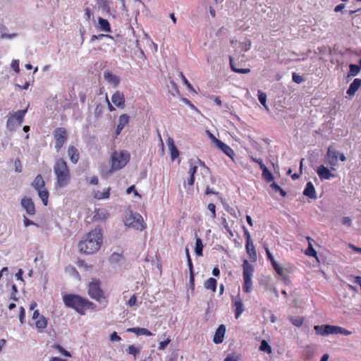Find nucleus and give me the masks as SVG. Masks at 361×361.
Returning a JSON list of instances; mask_svg holds the SVG:
<instances>
[{
    "label": "nucleus",
    "mask_w": 361,
    "mask_h": 361,
    "mask_svg": "<svg viewBox=\"0 0 361 361\" xmlns=\"http://www.w3.org/2000/svg\"><path fill=\"white\" fill-rule=\"evenodd\" d=\"M104 242L103 230L95 227L85 233L78 243L80 252L85 255H94L102 247Z\"/></svg>",
    "instance_id": "obj_1"
},
{
    "label": "nucleus",
    "mask_w": 361,
    "mask_h": 361,
    "mask_svg": "<svg viewBox=\"0 0 361 361\" xmlns=\"http://www.w3.org/2000/svg\"><path fill=\"white\" fill-rule=\"evenodd\" d=\"M131 155L130 152L125 149H115L112 151L109 156L110 167L102 168L100 173L103 176H109L111 173L124 169L130 160Z\"/></svg>",
    "instance_id": "obj_2"
},
{
    "label": "nucleus",
    "mask_w": 361,
    "mask_h": 361,
    "mask_svg": "<svg viewBox=\"0 0 361 361\" xmlns=\"http://www.w3.org/2000/svg\"><path fill=\"white\" fill-rule=\"evenodd\" d=\"M54 172L56 176V186L57 188H64L69 184L71 178V172L67 163L63 159L56 160Z\"/></svg>",
    "instance_id": "obj_3"
},
{
    "label": "nucleus",
    "mask_w": 361,
    "mask_h": 361,
    "mask_svg": "<svg viewBox=\"0 0 361 361\" xmlns=\"http://www.w3.org/2000/svg\"><path fill=\"white\" fill-rule=\"evenodd\" d=\"M124 225L128 228H132L137 231H143L146 228V224L143 217L137 212L130 211L123 217Z\"/></svg>",
    "instance_id": "obj_4"
},
{
    "label": "nucleus",
    "mask_w": 361,
    "mask_h": 361,
    "mask_svg": "<svg viewBox=\"0 0 361 361\" xmlns=\"http://www.w3.org/2000/svg\"><path fill=\"white\" fill-rule=\"evenodd\" d=\"M66 307L75 310L80 314L84 315L85 298L75 294H66L63 297Z\"/></svg>",
    "instance_id": "obj_5"
},
{
    "label": "nucleus",
    "mask_w": 361,
    "mask_h": 361,
    "mask_svg": "<svg viewBox=\"0 0 361 361\" xmlns=\"http://www.w3.org/2000/svg\"><path fill=\"white\" fill-rule=\"evenodd\" d=\"M347 159L345 155L338 152L336 149V148L330 145L327 148L326 154V163L331 166V170L336 171L338 166V161L341 160L344 162Z\"/></svg>",
    "instance_id": "obj_6"
},
{
    "label": "nucleus",
    "mask_w": 361,
    "mask_h": 361,
    "mask_svg": "<svg viewBox=\"0 0 361 361\" xmlns=\"http://www.w3.org/2000/svg\"><path fill=\"white\" fill-rule=\"evenodd\" d=\"M26 112L27 109H24L11 114L6 122L7 130L11 133L16 130L23 123Z\"/></svg>",
    "instance_id": "obj_7"
},
{
    "label": "nucleus",
    "mask_w": 361,
    "mask_h": 361,
    "mask_svg": "<svg viewBox=\"0 0 361 361\" xmlns=\"http://www.w3.org/2000/svg\"><path fill=\"white\" fill-rule=\"evenodd\" d=\"M243 289L246 293H250L252 290V277L254 273L253 266L247 260H244L243 264Z\"/></svg>",
    "instance_id": "obj_8"
},
{
    "label": "nucleus",
    "mask_w": 361,
    "mask_h": 361,
    "mask_svg": "<svg viewBox=\"0 0 361 361\" xmlns=\"http://www.w3.org/2000/svg\"><path fill=\"white\" fill-rule=\"evenodd\" d=\"M88 295L100 303H106L107 300L98 281H92L88 284Z\"/></svg>",
    "instance_id": "obj_9"
},
{
    "label": "nucleus",
    "mask_w": 361,
    "mask_h": 361,
    "mask_svg": "<svg viewBox=\"0 0 361 361\" xmlns=\"http://www.w3.org/2000/svg\"><path fill=\"white\" fill-rule=\"evenodd\" d=\"M32 185L37 191L38 195L44 206L48 204L49 193L45 188L44 180L41 175H37L33 180Z\"/></svg>",
    "instance_id": "obj_10"
},
{
    "label": "nucleus",
    "mask_w": 361,
    "mask_h": 361,
    "mask_svg": "<svg viewBox=\"0 0 361 361\" xmlns=\"http://www.w3.org/2000/svg\"><path fill=\"white\" fill-rule=\"evenodd\" d=\"M54 138L55 141V149L56 152H59L68 139L66 130L64 128H56L54 131Z\"/></svg>",
    "instance_id": "obj_11"
},
{
    "label": "nucleus",
    "mask_w": 361,
    "mask_h": 361,
    "mask_svg": "<svg viewBox=\"0 0 361 361\" xmlns=\"http://www.w3.org/2000/svg\"><path fill=\"white\" fill-rule=\"evenodd\" d=\"M315 171L321 180H330L336 177V174L333 172L331 166L328 168L323 164L318 166Z\"/></svg>",
    "instance_id": "obj_12"
},
{
    "label": "nucleus",
    "mask_w": 361,
    "mask_h": 361,
    "mask_svg": "<svg viewBox=\"0 0 361 361\" xmlns=\"http://www.w3.org/2000/svg\"><path fill=\"white\" fill-rule=\"evenodd\" d=\"M32 319L35 321V325L37 331L42 333L47 326V319L41 315L38 310H35Z\"/></svg>",
    "instance_id": "obj_13"
},
{
    "label": "nucleus",
    "mask_w": 361,
    "mask_h": 361,
    "mask_svg": "<svg viewBox=\"0 0 361 361\" xmlns=\"http://www.w3.org/2000/svg\"><path fill=\"white\" fill-rule=\"evenodd\" d=\"M111 188L107 187L102 189L93 188L91 190V196L95 200H106L110 197Z\"/></svg>",
    "instance_id": "obj_14"
},
{
    "label": "nucleus",
    "mask_w": 361,
    "mask_h": 361,
    "mask_svg": "<svg viewBox=\"0 0 361 361\" xmlns=\"http://www.w3.org/2000/svg\"><path fill=\"white\" fill-rule=\"evenodd\" d=\"M232 304L235 312V317L238 319L244 311V305L240 295L232 298Z\"/></svg>",
    "instance_id": "obj_15"
},
{
    "label": "nucleus",
    "mask_w": 361,
    "mask_h": 361,
    "mask_svg": "<svg viewBox=\"0 0 361 361\" xmlns=\"http://www.w3.org/2000/svg\"><path fill=\"white\" fill-rule=\"evenodd\" d=\"M125 102L124 94L119 90H116L111 96V102L118 109L125 108Z\"/></svg>",
    "instance_id": "obj_16"
},
{
    "label": "nucleus",
    "mask_w": 361,
    "mask_h": 361,
    "mask_svg": "<svg viewBox=\"0 0 361 361\" xmlns=\"http://www.w3.org/2000/svg\"><path fill=\"white\" fill-rule=\"evenodd\" d=\"M20 204L28 215L33 216L35 214V207L31 198L27 197H23L21 200Z\"/></svg>",
    "instance_id": "obj_17"
},
{
    "label": "nucleus",
    "mask_w": 361,
    "mask_h": 361,
    "mask_svg": "<svg viewBox=\"0 0 361 361\" xmlns=\"http://www.w3.org/2000/svg\"><path fill=\"white\" fill-rule=\"evenodd\" d=\"M166 144L169 150L171 159L172 161L178 158L180 152L175 145L174 140L172 137H169L166 140Z\"/></svg>",
    "instance_id": "obj_18"
},
{
    "label": "nucleus",
    "mask_w": 361,
    "mask_h": 361,
    "mask_svg": "<svg viewBox=\"0 0 361 361\" xmlns=\"http://www.w3.org/2000/svg\"><path fill=\"white\" fill-rule=\"evenodd\" d=\"M96 27L101 32L109 33L111 32V27L109 22L102 17H98L95 24Z\"/></svg>",
    "instance_id": "obj_19"
},
{
    "label": "nucleus",
    "mask_w": 361,
    "mask_h": 361,
    "mask_svg": "<svg viewBox=\"0 0 361 361\" xmlns=\"http://www.w3.org/2000/svg\"><path fill=\"white\" fill-rule=\"evenodd\" d=\"M130 121V117L126 114H123L119 116L118 119V124L116 129V135H118L121 133L124 127L128 125Z\"/></svg>",
    "instance_id": "obj_20"
},
{
    "label": "nucleus",
    "mask_w": 361,
    "mask_h": 361,
    "mask_svg": "<svg viewBox=\"0 0 361 361\" xmlns=\"http://www.w3.org/2000/svg\"><path fill=\"white\" fill-rule=\"evenodd\" d=\"M226 334V326L224 324L219 326L213 338L215 344H220L223 342Z\"/></svg>",
    "instance_id": "obj_21"
},
{
    "label": "nucleus",
    "mask_w": 361,
    "mask_h": 361,
    "mask_svg": "<svg viewBox=\"0 0 361 361\" xmlns=\"http://www.w3.org/2000/svg\"><path fill=\"white\" fill-rule=\"evenodd\" d=\"M216 147L219 149H220L222 152H224L225 154H226L228 157H230L233 161H234L235 152L232 149V148L230 147L228 145H226V143L220 141L216 145Z\"/></svg>",
    "instance_id": "obj_22"
},
{
    "label": "nucleus",
    "mask_w": 361,
    "mask_h": 361,
    "mask_svg": "<svg viewBox=\"0 0 361 361\" xmlns=\"http://www.w3.org/2000/svg\"><path fill=\"white\" fill-rule=\"evenodd\" d=\"M197 164L204 166V164L200 160H197L195 164H191L189 169V173L190 177L188 180V185L190 186H192L195 182V173H196L197 169Z\"/></svg>",
    "instance_id": "obj_23"
},
{
    "label": "nucleus",
    "mask_w": 361,
    "mask_h": 361,
    "mask_svg": "<svg viewBox=\"0 0 361 361\" xmlns=\"http://www.w3.org/2000/svg\"><path fill=\"white\" fill-rule=\"evenodd\" d=\"M105 80L113 85L114 87H117L120 83V78L111 72H105L104 74Z\"/></svg>",
    "instance_id": "obj_24"
},
{
    "label": "nucleus",
    "mask_w": 361,
    "mask_h": 361,
    "mask_svg": "<svg viewBox=\"0 0 361 361\" xmlns=\"http://www.w3.org/2000/svg\"><path fill=\"white\" fill-rule=\"evenodd\" d=\"M109 216V214L105 209L98 208L95 209L94 212L93 219L99 221H105Z\"/></svg>",
    "instance_id": "obj_25"
},
{
    "label": "nucleus",
    "mask_w": 361,
    "mask_h": 361,
    "mask_svg": "<svg viewBox=\"0 0 361 361\" xmlns=\"http://www.w3.org/2000/svg\"><path fill=\"white\" fill-rule=\"evenodd\" d=\"M314 329L317 335L321 336H327L330 335V325L329 324H324V325H317L314 326Z\"/></svg>",
    "instance_id": "obj_26"
},
{
    "label": "nucleus",
    "mask_w": 361,
    "mask_h": 361,
    "mask_svg": "<svg viewBox=\"0 0 361 361\" xmlns=\"http://www.w3.org/2000/svg\"><path fill=\"white\" fill-rule=\"evenodd\" d=\"M303 195L310 199L317 198L316 190L312 182H308L306 184L305 188L303 191Z\"/></svg>",
    "instance_id": "obj_27"
},
{
    "label": "nucleus",
    "mask_w": 361,
    "mask_h": 361,
    "mask_svg": "<svg viewBox=\"0 0 361 361\" xmlns=\"http://www.w3.org/2000/svg\"><path fill=\"white\" fill-rule=\"evenodd\" d=\"M331 334H341L344 336H350L352 334V332L339 326L330 325V335Z\"/></svg>",
    "instance_id": "obj_28"
},
{
    "label": "nucleus",
    "mask_w": 361,
    "mask_h": 361,
    "mask_svg": "<svg viewBox=\"0 0 361 361\" xmlns=\"http://www.w3.org/2000/svg\"><path fill=\"white\" fill-rule=\"evenodd\" d=\"M361 87V79L355 78L353 82L350 85L346 93L350 97L355 95L357 90Z\"/></svg>",
    "instance_id": "obj_29"
},
{
    "label": "nucleus",
    "mask_w": 361,
    "mask_h": 361,
    "mask_svg": "<svg viewBox=\"0 0 361 361\" xmlns=\"http://www.w3.org/2000/svg\"><path fill=\"white\" fill-rule=\"evenodd\" d=\"M127 331L134 333L137 336H152V333L145 328H140V327L129 328L127 329Z\"/></svg>",
    "instance_id": "obj_30"
},
{
    "label": "nucleus",
    "mask_w": 361,
    "mask_h": 361,
    "mask_svg": "<svg viewBox=\"0 0 361 361\" xmlns=\"http://www.w3.org/2000/svg\"><path fill=\"white\" fill-rule=\"evenodd\" d=\"M68 155L70 160L73 164H76L79 159V152L76 147L74 146H69L68 148Z\"/></svg>",
    "instance_id": "obj_31"
},
{
    "label": "nucleus",
    "mask_w": 361,
    "mask_h": 361,
    "mask_svg": "<svg viewBox=\"0 0 361 361\" xmlns=\"http://www.w3.org/2000/svg\"><path fill=\"white\" fill-rule=\"evenodd\" d=\"M245 248L247 253L250 256V259H252L253 261H256L257 253L252 240L246 242Z\"/></svg>",
    "instance_id": "obj_32"
},
{
    "label": "nucleus",
    "mask_w": 361,
    "mask_h": 361,
    "mask_svg": "<svg viewBox=\"0 0 361 361\" xmlns=\"http://www.w3.org/2000/svg\"><path fill=\"white\" fill-rule=\"evenodd\" d=\"M142 347L140 345H130L126 349L128 354L133 355L135 358L137 357L140 353Z\"/></svg>",
    "instance_id": "obj_33"
},
{
    "label": "nucleus",
    "mask_w": 361,
    "mask_h": 361,
    "mask_svg": "<svg viewBox=\"0 0 361 361\" xmlns=\"http://www.w3.org/2000/svg\"><path fill=\"white\" fill-rule=\"evenodd\" d=\"M216 283L217 282L215 279L209 278L205 281L204 286L206 289L215 292L216 290Z\"/></svg>",
    "instance_id": "obj_34"
},
{
    "label": "nucleus",
    "mask_w": 361,
    "mask_h": 361,
    "mask_svg": "<svg viewBox=\"0 0 361 361\" xmlns=\"http://www.w3.org/2000/svg\"><path fill=\"white\" fill-rule=\"evenodd\" d=\"M203 244L202 241L200 238H197L195 240V252L197 256L201 257L202 256L203 252Z\"/></svg>",
    "instance_id": "obj_35"
},
{
    "label": "nucleus",
    "mask_w": 361,
    "mask_h": 361,
    "mask_svg": "<svg viewBox=\"0 0 361 361\" xmlns=\"http://www.w3.org/2000/svg\"><path fill=\"white\" fill-rule=\"evenodd\" d=\"M262 177L267 182H271L274 180L272 173L269 171L266 166H262Z\"/></svg>",
    "instance_id": "obj_36"
},
{
    "label": "nucleus",
    "mask_w": 361,
    "mask_h": 361,
    "mask_svg": "<svg viewBox=\"0 0 361 361\" xmlns=\"http://www.w3.org/2000/svg\"><path fill=\"white\" fill-rule=\"evenodd\" d=\"M257 93H258V99H259V102L263 105V106L264 107V109L267 111H269V109L268 106L267 105V94H266V93L263 92L261 90H258Z\"/></svg>",
    "instance_id": "obj_37"
},
{
    "label": "nucleus",
    "mask_w": 361,
    "mask_h": 361,
    "mask_svg": "<svg viewBox=\"0 0 361 361\" xmlns=\"http://www.w3.org/2000/svg\"><path fill=\"white\" fill-rule=\"evenodd\" d=\"M179 76L181 78L183 84L187 87L188 90L190 91L191 92H193L195 94H197V92L193 88V87L191 85V84L189 82L188 79L185 78V76L183 75L182 72L179 73Z\"/></svg>",
    "instance_id": "obj_38"
},
{
    "label": "nucleus",
    "mask_w": 361,
    "mask_h": 361,
    "mask_svg": "<svg viewBox=\"0 0 361 361\" xmlns=\"http://www.w3.org/2000/svg\"><path fill=\"white\" fill-rule=\"evenodd\" d=\"M259 350L268 354H271L272 353L271 347L265 340L262 341Z\"/></svg>",
    "instance_id": "obj_39"
},
{
    "label": "nucleus",
    "mask_w": 361,
    "mask_h": 361,
    "mask_svg": "<svg viewBox=\"0 0 361 361\" xmlns=\"http://www.w3.org/2000/svg\"><path fill=\"white\" fill-rule=\"evenodd\" d=\"M290 321L293 324V325L300 327L302 325L304 322V318L302 317H290Z\"/></svg>",
    "instance_id": "obj_40"
},
{
    "label": "nucleus",
    "mask_w": 361,
    "mask_h": 361,
    "mask_svg": "<svg viewBox=\"0 0 361 361\" xmlns=\"http://www.w3.org/2000/svg\"><path fill=\"white\" fill-rule=\"evenodd\" d=\"M52 348L56 349L59 353L66 357H71V355L69 352L65 350L62 346L58 344L52 345Z\"/></svg>",
    "instance_id": "obj_41"
},
{
    "label": "nucleus",
    "mask_w": 361,
    "mask_h": 361,
    "mask_svg": "<svg viewBox=\"0 0 361 361\" xmlns=\"http://www.w3.org/2000/svg\"><path fill=\"white\" fill-rule=\"evenodd\" d=\"M123 260V257L119 253L114 252L110 256V261L112 263L121 262Z\"/></svg>",
    "instance_id": "obj_42"
},
{
    "label": "nucleus",
    "mask_w": 361,
    "mask_h": 361,
    "mask_svg": "<svg viewBox=\"0 0 361 361\" xmlns=\"http://www.w3.org/2000/svg\"><path fill=\"white\" fill-rule=\"evenodd\" d=\"M349 68H350L349 73H348L349 76L357 75L360 70V67L357 65H355V64H350L349 66Z\"/></svg>",
    "instance_id": "obj_43"
},
{
    "label": "nucleus",
    "mask_w": 361,
    "mask_h": 361,
    "mask_svg": "<svg viewBox=\"0 0 361 361\" xmlns=\"http://www.w3.org/2000/svg\"><path fill=\"white\" fill-rule=\"evenodd\" d=\"M272 267L274 269L275 271L277 273V274L282 277L284 276V270L281 265H280L276 262L272 264Z\"/></svg>",
    "instance_id": "obj_44"
},
{
    "label": "nucleus",
    "mask_w": 361,
    "mask_h": 361,
    "mask_svg": "<svg viewBox=\"0 0 361 361\" xmlns=\"http://www.w3.org/2000/svg\"><path fill=\"white\" fill-rule=\"evenodd\" d=\"M305 255H307V256H311V257H315L317 259H318L317 258V252L316 250L313 248V245H310V246H308L307 249L306 250V251L305 252Z\"/></svg>",
    "instance_id": "obj_45"
},
{
    "label": "nucleus",
    "mask_w": 361,
    "mask_h": 361,
    "mask_svg": "<svg viewBox=\"0 0 361 361\" xmlns=\"http://www.w3.org/2000/svg\"><path fill=\"white\" fill-rule=\"evenodd\" d=\"M270 186L275 192H279L282 197L286 195V192L276 183H273Z\"/></svg>",
    "instance_id": "obj_46"
},
{
    "label": "nucleus",
    "mask_w": 361,
    "mask_h": 361,
    "mask_svg": "<svg viewBox=\"0 0 361 361\" xmlns=\"http://www.w3.org/2000/svg\"><path fill=\"white\" fill-rule=\"evenodd\" d=\"M97 4L103 9L106 11H109V4L108 0H96Z\"/></svg>",
    "instance_id": "obj_47"
},
{
    "label": "nucleus",
    "mask_w": 361,
    "mask_h": 361,
    "mask_svg": "<svg viewBox=\"0 0 361 361\" xmlns=\"http://www.w3.org/2000/svg\"><path fill=\"white\" fill-rule=\"evenodd\" d=\"M230 61H231V68L234 72L238 73H242V74H246V73H248L250 72V68H235L232 63L231 59H230Z\"/></svg>",
    "instance_id": "obj_48"
},
{
    "label": "nucleus",
    "mask_w": 361,
    "mask_h": 361,
    "mask_svg": "<svg viewBox=\"0 0 361 361\" xmlns=\"http://www.w3.org/2000/svg\"><path fill=\"white\" fill-rule=\"evenodd\" d=\"M207 209L211 213V218L212 219H216V206L213 203H209L208 205H207Z\"/></svg>",
    "instance_id": "obj_49"
},
{
    "label": "nucleus",
    "mask_w": 361,
    "mask_h": 361,
    "mask_svg": "<svg viewBox=\"0 0 361 361\" xmlns=\"http://www.w3.org/2000/svg\"><path fill=\"white\" fill-rule=\"evenodd\" d=\"M66 271L70 275L74 276L76 278L79 277V274L77 271V270L75 269V267L72 266H68L66 268Z\"/></svg>",
    "instance_id": "obj_50"
},
{
    "label": "nucleus",
    "mask_w": 361,
    "mask_h": 361,
    "mask_svg": "<svg viewBox=\"0 0 361 361\" xmlns=\"http://www.w3.org/2000/svg\"><path fill=\"white\" fill-rule=\"evenodd\" d=\"M137 299L135 295H133L127 301L126 305L130 307H134L137 305Z\"/></svg>",
    "instance_id": "obj_51"
},
{
    "label": "nucleus",
    "mask_w": 361,
    "mask_h": 361,
    "mask_svg": "<svg viewBox=\"0 0 361 361\" xmlns=\"http://www.w3.org/2000/svg\"><path fill=\"white\" fill-rule=\"evenodd\" d=\"M133 193L134 196L137 197L138 199H140L141 198V195L138 193V192L135 190V186L134 185H131L130 186L127 190H126V193L127 194H130V193Z\"/></svg>",
    "instance_id": "obj_52"
},
{
    "label": "nucleus",
    "mask_w": 361,
    "mask_h": 361,
    "mask_svg": "<svg viewBox=\"0 0 361 361\" xmlns=\"http://www.w3.org/2000/svg\"><path fill=\"white\" fill-rule=\"evenodd\" d=\"M95 307V305L93 302L89 301L88 300L85 298V302H84V314H85L87 309H92L94 310Z\"/></svg>",
    "instance_id": "obj_53"
},
{
    "label": "nucleus",
    "mask_w": 361,
    "mask_h": 361,
    "mask_svg": "<svg viewBox=\"0 0 361 361\" xmlns=\"http://www.w3.org/2000/svg\"><path fill=\"white\" fill-rule=\"evenodd\" d=\"M171 339L169 338L159 343V350H164L166 346L170 343Z\"/></svg>",
    "instance_id": "obj_54"
},
{
    "label": "nucleus",
    "mask_w": 361,
    "mask_h": 361,
    "mask_svg": "<svg viewBox=\"0 0 361 361\" xmlns=\"http://www.w3.org/2000/svg\"><path fill=\"white\" fill-rule=\"evenodd\" d=\"M108 37V38H110V39H112V37L109 35H104V34H100V35H93L91 36V38H90V41L92 42H94L95 40L97 39H102V37Z\"/></svg>",
    "instance_id": "obj_55"
},
{
    "label": "nucleus",
    "mask_w": 361,
    "mask_h": 361,
    "mask_svg": "<svg viewBox=\"0 0 361 361\" xmlns=\"http://www.w3.org/2000/svg\"><path fill=\"white\" fill-rule=\"evenodd\" d=\"M92 12L91 9L88 7L85 8L84 10V17L86 20L89 21L92 17Z\"/></svg>",
    "instance_id": "obj_56"
},
{
    "label": "nucleus",
    "mask_w": 361,
    "mask_h": 361,
    "mask_svg": "<svg viewBox=\"0 0 361 361\" xmlns=\"http://www.w3.org/2000/svg\"><path fill=\"white\" fill-rule=\"evenodd\" d=\"M11 68L14 70L16 73H19L20 68H19V61L17 59H14L12 61L11 64Z\"/></svg>",
    "instance_id": "obj_57"
},
{
    "label": "nucleus",
    "mask_w": 361,
    "mask_h": 361,
    "mask_svg": "<svg viewBox=\"0 0 361 361\" xmlns=\"http://www.w3.org/2000/svg\"><path fill=\"white\" fill-rule=\"evenodd\" d=\"M206 133L215 145H216L219 143V142L221 141L219 139H217L210 131L207 130Z\"/></svg>",
    "instance_id": "obj_58"
},
{
    "label": "nucleus",
    "mask_w": 361,
    "mask_h": 361,
    "mask_svg": "<svg viewBox=\"0 0 361 361\" xmlns=\"http://www.w3.org/2000/svg\"><path fill=\"white\" fill-rule=\"evenodd\" d=\"M121 340V338L115 331L110 335V341L112 342H118Z\"/></svg>",
    "instance_id": "obj_59"
},
{
    "label": "nucleus",
    "mask_w": 361,
    "mask_h": 361,
    "mask_svg": "<svg viewBox=\"0 0 361 361\" xmlns=\"http://www.w3.org/2000/svg\"><path fill=\"white\" fill-rule=\"evenodd\" d=\"M25 317V310L24 307H21L20 308L19 319H20V324H22L24 323Z\"/></svg>",
    "instance_id": "obj_60"
},
{
    "label": "nucleus",
    "mask_w": 361,
    "mask_h": 361,
    "mask_svg": "<svg viewBox=\"0 0 361 361\" xmlns=\"http://www.w3.org/2000/svg\"><path fill=\"white\" fill-rule=\"evenodd\" d=\"M239 356L235 354L228 355L225 358L224 361H238Z\"/></svg>",
    "instance_id": "obj_61"
},
{
    "label": "nucleus",
    "mask_w": 361,
    "mask_h": 361,
    "mask_svg": "<svg viewBox=\"0 0 361 361\" xmlns=\"http://www.w3.org/2000/svg\"><path fill=\"white\" fill-rule=\"evenodd\" d=\"M105 100H106V102L107 104V106H108L109 111H111V112L114 111L116 110V109H115L113 103L111 104L110 102L107 94H106V96H105Z\"/></svg>",
    "instance_id": "obj_62"
},
{
    "label": "nucleus",
    "mask_w": 361,
    "mask_h": 361,
    "mask_svg": "<svg viewBox=\"0 0 361 361\" xmlns=\"http://www.w3.org/2000/svg\"><path fill=\"white\" fill-rule=\"evenodd\" d=\"M17 292H18V290H17V288H16V285H13L12 286V293H11V298L12 300H13L14 301H16L18 300V298L16 297Z\"/></svg>",
    "instance_id": "obj_63"
},
{
    "label": "nucleus",
    "mask_w": 361,
    "mask_h": 361,
    "mask_svg": "<svg viewBox=\"0 0 361 361\" xmlns=\"http://www.w3.org/2000/svg\"><path fill=\"white\" fill-rule=\"evenodd\" d=\"M242 47L244 51H248L251 48V42L250 40H247L245 43L242 44Z\"/></svg>",
    "instance_id": "obj_64"
}]
</instances>
